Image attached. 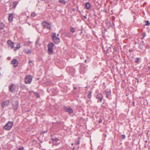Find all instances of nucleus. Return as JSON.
<instances>
[{
	"mask_svg": "<svg viewBox=\"0 0 150 150\" xmlns=\"http://www.w3.org/2000/svg\"><path fill=\"white\" fill-rule=\"evenodd\" d=\"M105 137H106V135L105 134Z\"/></svg>",
	"mask_w": 150,
	"mask_h": 150,
	"instance_id": "bf43d9fd",
	"label": "nucleus"
},
{
	"mask_svg": "<svg viewBox=\"0 0 150 150\" xmlns=\"http://www.w3.org/2000/svg\"><path fill=\"white\" fill-rule=\"evenodd\" d=\"M13 122L9 121L4 126V128L6 130H10L13 125Z\"/></svg>",
	"mask_w": 150,
	"mask_h": 150,
	"instance_id": "f257e3e1",
	"label": "nucleus"
},
{
	"mask_svg": "<svg viewBox=\"0 0 150 150\" xmlns=\"http://www.w3.org/2000/svg\"><path fill=\"white\" fill-rule=\"evenodd\" d=\"M52 37L54 42L56 44H58L60 41L59 38L56 36V33H53L52 34Z\"/></svg>",
	"mask_w": 150,
	"mask_h": 150,
	"instance_id": "f03ea898",
	"label": "nucleus"
},
{
	"mask_svg": "<svg viewBox=\"0 0 150 150\" xmlns=\"http://www.w3.org/2000/svg\"><path fill=\"white\" fill-rule=\"evenodd\" d=\"M146 24L145 25L147 26V25H149L150 24V23L149 22V21H146Z\"/></svg>",
	"mask_w": 150,
	"mask_h": 150,
	"instance_id": "bb28decb",
	"label": "nucleus"
},
{
	"mask_svg": "<svg viewBox=\"0 0 150 150\" xmlns=\"http://www.w3.org/2000/svg\"><path fill=\"white\" fill-rule=\"evenodd\" d=\"M39 40L40 39L39 38H38L37 39L35 44V46H37L39 44L40 40Z\"/></svg>",
	"mask_w": 150,
	"mask_h": 150,
	"instance_id": "b1692460",
	"label": "nucleus"
},
{
	"mask_svg": "<svg viewBox=\"0 0 150 150\" xmlns=\"http://www.w3.org/2000/svg\"><path fill=\"white\" fill-rule=\"evenodd\" d=\"M87 60L86 59L85 60L84 62L85 63H86V62Z\"/></svg>",
	"mask_w": 150,
	"mask_h": 150,
	"instance_id": "864d4df0",
	"label": "nucleus"
},
{
	"mask_svg": "<svg viewBox=\"0 0 150 150\" xmlns=\"http://www.w3.org/2000/svg\"><path fill=\"white\" fill-rule=\"evenodd\" d=\"M7 44L9 46H10L12 48H13L14 47V44L10 40H8L7 41Z\"/></svg>",
	"mask_w": 150,
	"mask_h": 150,
	"instance_id": "2eb2a0df",
	"label": "nucleus"
},
{
	"mask_svg": "<svg viewBox=\"0 0 150 150\" xmlns=\"http://www.w3.org/2000/svg\"><path fill=\"white\" fill-rule=\"evenodd\" d=\"M142 43H140V45H142V44L144 43V41H142Z\"/></svg>",
	"mask_w": 150,
	"mask_h": 150,
	"instance_id": "37998d69",
	"label": "nucleus"
},
{
	"mask_svg": "<svg viewBox=\"0 0 150 150\" xmlns=\"http://www.w3.org/2000/svg\"><path fill=\"white\" fill-rule=\"evenodd\" d=\"M5 27V25L3 23L0 22V30L4 29Z\"/></svg>",
	"mask_w": 150,
	"mask_h": 150,
	"instance_id": "a211bd4d",
	"label": "nucleus"
},
{
	"mask_svg": "<svg viewBox=\"0 0 150 150\" xmlns=\"http://www.w3.org/2000/svg\"><path fill=\"white\" fill-rule=\"evenodd\" d=\"M122 139H123L125 138V135L124 134H122Z\"/></svg>",
	"mask_w": 150,
	"mask_h": 150,
	"instance_id": "473e14b6",
	"label": "nucleus"
},
{
	"mask_svg": "<svg viewBox=\"0 0 150 150\" xmlns=\"http://www.w3.org/2000/svg\"><path fill=\"white\" fill-rule=\"evenodd\" d=\"M83 33V30L82 29H81V32L79 34L80 35H81Z\"/></svg>",
	"mask_w": 150,
	"mask_h": 150,
	"instance_id": "f704fd0d",
	"label": "nucleus"
},
{
	"mask_svg": "<svg viewBox=\"0 0 150 150\" xmlns=\"http://www.w3.org/2000/svg\"><path fill=\"white\" fill-rule=\"evenodd\" d=\"M54 45V44L53 42H50L48 44V54H53V48Z\"/></svg>",
	"mask_w": 150,
	"mask_h": 150,
	"instance_id": "7ed1b4c3",
	"label": "nucleus"
},
{
	"mask_svg": "<svg viewBox=\"0 0 150 150\" xmlns=\"http://www.w3.org/2000/svg\"><path fill=\"white\" fill-rule=\"evenodd\" d=\"M31 50H26L25 51V52L26 54H28L29 53H31Z\"/></svg>",
	"mask_w": 150,
	"mask_h": 150,
	"instance_id": "a878e982",
	"label": "nucleus"
},
{
	"mask_svg": "<svg viewBox=\"0 0 150 150\" xmlns=\"http://www.w3.org/2000/svg\"><path fill=\"white\" fill-rule=\"evenodd\" d=\"M76 88H77L76 87H74V89H76Z\"/></svg>",
	"mask_w": 150,
	"mask_h": 150,
	"instance_id": "3c124183",
	"label": "nucleus"
},
{
	"mask_svg": "<svg viewBox=\"0 0 150 150\" xmlns=\"http://www.w3.org/2000/svg\"><path fill=\"white\" fill-rule=\"evenodd\" d=\"M51 139L54 142H57L58 140V139L57 138H51Z\"/></svg>",
	"mask_w": 150,
	"mask_h": 150,
	"instance_id": "393cba45",
	"label": "nucleus"
},
{
	"mask_svg": "<svg viewBox=\"0 0 150 150\" xmlns=\"http://www.w3.org/2000/svg\"><path fill=\"white\" fill-rule=\"evenodd\" d=\"M64 110L65 112H68L70 115L72 114L73 112V110L71 107L68 108L66 106H64Z\"/></svg>",
	"mask_w": 150,
	"mask_h": 150,
	"instance_id": "0eeeda50",
	"label": "nucleus"
},
{
	"mask_svg": "<svg viewBox=\"0 0 150 150\" xmlns=\"http://www.w3.org/2000/svg\"><path fill=\"white\" fill-rule=\"evenodd\" d=\"M9 101L8 100L4 101L1 103V106L3 108H4L5 105L8 106L9 104Z\"/></svg>",
	"mask_w": 150,
	"mask_h": 150,
	"instance_id": "ddd939ff",
	"label": "nucleus"
},
{
	"mask_svg": "<svg viewBox=\"0 0 150 150\" xmlns=\"http://www.w3.org/2000/svg\"><path fill=\"white\" fill-rule=\"evenodd\" d=\"M47 130H46V131H42L43 133H47Z\"/></svg>",
	"mask_w": 150,
	"mask_h": 150,
	"instance_id": "ea45409f",
	"label": "nucleus"
},
{
	"mask_svg": "<svg viewBox=\"0 0 150 150\" xmlns=\"http://www.w3.org/2000/svg\"><path fill=\"white\" fill-rule=\"evenodd\" d=\"M129 52H133V50H131V49H129Z\"/></svg>",
	"mask_w": 150,
	"mask_h": 150,
	"instance_id": "4c0bfd02",
	"label": "nucleus"
},
{
	"mask_svg": "<svg viewBox=\"0 0 150 150\" xmlns=\"http://www.w3.org/2000/svg\"><path fill=\"white\" fill-rule=\"evenodd\" d=\"M42 24L45 28L50 30L51 28V26L50 23L45 21H43L42 23Z\"/></svg>",
	"mask_w": 150,
	"mask_h": 150,
	"instance_id": "39448f33",
	"label": "nucleus"
},
{
	"mask_svg": "<svg viewBox=\"0 0 150 150\" xmlns=\"http://www.w3.org/2000/svg\"><path fill=\"white\" fill-rule=\"evenodd\" d=\"M79 71L82 74H84L86 71V69L85 67L84 66H81Z\"/></svg>",
	"mask_w": 150,
	"mask_h": 150,
	"instance_id": "9b49d317",
	"label": "nucleus"
},
{
	"mask_svg": "<svg viewBox=\"0 0 150 150\" xmlns=\"http://www.w3.org/2000/svg\"><path fill=\"white\" fill-rule=\"evenodd\" d=\"M80 140H78L76 142V145H79L80 144Z\"/></svg>",
	"mask_w": 150,
	"mask_h": 150,
	"instance_id": "72a5a7b5",
	"label": "nucleus"
},
{
	"mask_svg": "<svg viewBox=\"0 0 150 150\" xmlns=\"http://www.w3.org/2000/svg\"><path fill=\"white\" fill-rule=\"evenodd\" d=\"M72 11H75V9L74 8H73L72 9Z\"/></svg>",
	"mask_w": 150,
	"mask_h": 150,
	"instance_id": "49530a36",
	"label": "nucleus"
},
{
	"mask_svg": "<svg viewBox=\"0 0 150 150\" xmlns=\"http://www.w3.org/2000/svg\"><path fill=\"white\" fill-rule=\"evenodd\" d=\"M33 76L31 75L26 76L25 78V83L26 84L30 83L32 81Z\"/></svg>",
	"mask_w": 150,
	"mask_h": 150,
	"instance_id": "20e7f679",
	"label": "nucleus"
},
{
	"mask_svg": "<svg viewBox=\"0 0 150 150\" xmlns=\"http://www.w3.org/2000/svg\"><path fill=\"white\" fill-rule=\"evenodd\" d=\"M25 87V85H22L20 86V88L23 89Z\"/></svg>",
	"mask_w": 150,
	"mask_h": 150,
	"instance_id": "7c9ffc66",
	"label": "nucleus"
},
{
	"mask_svg": "<svg viewBox=\"0 0 150 150\" xmlns=\"http://www.w3.org/2000/svg\"><path fill=\"white\" fill-rule=\"evenodd\" d=\"M113 50L115 51H116L117 50V48L115 47L113 48Z\"/></svg>",
	"mask_w": 150,
	"mask_h": 150,
	"instance_id": "58836bf2",
	"label": "nucleus"
},
{
	"mask_svg": "<svg viewBox=\"0 0 150 150\" xmlns=\"http://www.w3.org/2000/svg\"><path fill=\"white\" fill-rule=\"evenodd\" d=\"M85 6L88 9H89L91 8V5L89 2H86L85 4Z\"/></svg>",
	"mask_w": 150,
	"mask_h": 150,
	"instance_id": "f3484780",
	"label": "nucleus"
},
{
	"mask_svg": "<svg viewBox=\"0 0 150 150\" xmlns=\"http://www.w3.org/2000/svg\"><path fill=\"white\" fill-rule=\"evenodd\" d=\"M104 11L105 12V13H106L107 12V11L106 10H104Z\"/></svg>",
	"mask_w": 150,
	"mask_h": 150,
	"instance_id": "de8ad7c7",
	"label": "nucleus"
},
{
	"mask_svg": "<svg viewBox=\"0 0 150 150\" xmlns=\"http://www.w3.org/2000/svg\"><path fill=\"white\" fill-rule=\"evenodd\" d=\"M103 93L104 94L106 95V98H109V96L111 93V91L110 90H108V89L105 90Z\"/></svg>",
	"mask_w": 150,
	"mask_h": 150,
	"instance_id": "6e6552de",
	"label": "nucleus"
},
{
	"mask_svg": "<svg viewBox=\"0 0 150 150\" xmlns=\"http://www.w3.org/2000/svg\"><path fill=\"white\" fill-rule=\"evenodd\" d=\"M59 33L57 34V36H59Z\"/></svg>",
	"mask_w": 150,
	"mask_h": 150,
	"instance_id": "6e6d98bb",
	"label": "nucleus"
},
{
	"mask_svg": "<svg viewBox=\"0 0 150 150\" xmlns=\"http://www.w3.org/2000/svg\"><path fill=\"white\" fill-rule=\"evenodd\" d=\"M142 36L144 37L146 35V34L145 32H143L142 34Z\"/></svg>",
	"mask_w": 150,
	"mask_h": 150,
	"instance_id": "2f4dec72",
	"label": "nucleus"
},
{
	"mask_svg": "<svg viewBox=\"0 0 150 150\" xmlns=\"http://www.w3.org/2000/svg\"><path fill=\"white\" fill-rule=\"evenodd\" d=\"M96 98L100 102H101L103 98V96L101 93L98 94L96 96Z\"/></svg>",
	"mask_w": 150,
	"mask_h": 150,
	"instance_id": "1a4fd4ad",
	"label": "nucleus"
},
{
	"mask_svg": "<svg viewBox=\"0 0 150 150\" xmlns=\"http://www.w3.org/2000/svg\"><path fill=\"white\" fill-rule=\"evenodd\" d=\"M114 1H115L116 3V4H117V3L118 1L119 0H113Z\"/></svg>",
	"mask_w": 150,
	"mask_h": 150,
	"instance_id": "e433bc0d",
	"label": "nucleus"
},
{
	"mask_svg": "<svg viewBox=\"0 0 150 150\" xmlns=\"http://www.w3.org/2000/svg\"><path fill=\"white\" fill-rule=\"evenodd\" d=\"M16 47H17V49H19V48L20 47V46H17Z\"/></svg>",
	"mask_w": 150,
	"mask_h": 150,
	"instance_id": "a19ab883",
	"label": "nucleus"
},
{
	"mask_svg": "<svg viewBox=\"0 0 150 150\" xmlns=\"http://www.w3.org/2000/svg\"><path fill=\"white\" fill-rule=\"evenodd\" d=\"M36 14L34 12H33L31 14V16L33 17H35L36 16Z\"/></svg>",
	"mask_w": 150,
	"mask_h": 150,
	"instance_id": "cd10ccee",
	"label": "nucleus"
},
{
	"mask_svg": "<svg viewBox=\"0 0 150 150\" xmlns=\"http://www.w3.org/2000/svg\"><path fill=\"white\" fill-rule=\"evenodd\" d=\"M18 1H14V2H13V8H16V6L18 4Z\"/></svg>",
	"mask_w": 150,
	"mask_h": 150,
	"instance_id": "aec40b11",
	"label": "nucleus"
},
{
	"mask_svg": "<svg viewBox=\"0 0 150 150\" xmlns=\"http://www.w3.org/2000/svg\"><path fill=\"white\" fill-rule=\"evenodd\" d=\"M14 84L12 83L9 86V91L12 92H13L15 90V88L14 87Z\"/></svg>",
	"mask_w": 150,
	"mask_h": 150,
	"instance_id": "9d476101",
	"label": "nucleus"
},
{
	"mask_svg": "<svg viewBox=\"0 0 150 150\" xmlns=\"http://www.w3.org/2000/svg\"><path fill=\"white\" fill-rule=\"evenodd\" d=\"M11 63L14 64V67H16L18 66V62L16 59H13Z\"/></svg>",
	"mask_w": 150,
	"mask_h": 150,
	"instance_id": "f8f14e48",
	"label": "nucleus"
},
{
	"mask_svg": "<svg viewBox=\"0 0 150 150\" xmlns=\"http://www.w3.org/2000/svg\"><path fill=\"white\" fill-rule=\"evenodd\" d=\"M64 35L65 36L67 37L68 38H70L71 37V35L69 32H67L65 33Z\"/></svg>",
	"mask_w": 150,
	"mask_h": 150,
	"instance_id": "6ab92c4d",
	"label": "nucleus"
},
{
	"mask_svg": "<svg viewBox=\"0 0 150 150\" xmlns=\"http://www.w3.org/2000/svg\"><path fill=\"white\" fill-rule=\"evenodd\" d=\"M59 2L63 4H65L66 3V2L64 0H59Z\"/></svg>",
	"mask_w": 150,
	"mask_h": 150,
	"instance_id": "5701e85b",
	"label": "nucleus"
},
{
	"mask_svg": "<svg viewBox=\"0 0 150 150\" xmlns=\"http://www.w3.org/2000/svg\"><path fill=\"white\" fill-rule=\"evenodd\" d=\"M102 122V120L101 119H100V120L98 121V122L99 123H101Z\"/></svg>",
	"mask_w": 150,
	"mask_h": 150,
	"instance_id": "c9c22d12",
	"label": "nucleus"
},
{
	"mask_svg": "<svg viewBox=\"0 0 150 150\" xmlns=\"http://www.w3.org/2000/svg\"><path fill=\"white\" fill-rule=\"evenodd\" d=\"M133 106H135V105H134V102H133Z\"/></svg>",
	"mask_w": 150,
	"mask_h": 150,
	"instance_id": "8fccbe9b",
	"label": "nucleus"
},
{
	"mask_svg": "<svg viewBox=\"0 0 150 150\" xmlns=\"http://www.w3.org/2000/svg\"><path fill=\"white\" fill-rule=\"evenodd\" d=\"M13 15L12 13H10L9 14L8 19L9 21L10 22H11L13 21Z\"/></svg>",
	"mask_w": 150,
	"mask_h": 150,
	"instance_id": "4468645a",
	"label": "nucleus"
},
{
	"mask_svg": "<svg viewBox=\"0 0 150 150\" xmlns=\"http://www.w3.org/2000/svg\"><path fill=\"white\" fill-rule=\"evenodd\" d=\"M92 91H89L88 92V93L87 95V97L88 98H91V93H92Z\"/></svg>",
	"mask_w": 150,
	"mask_h": 150,
	"instance_id": "412c9836",
	"label": "nucleus"
},
{
	"mask_svg": "<svg viewBox=\"0 0 150 150\" xmlns=\"http://www.w3.org/2000/svg\"><path fill=\"white\" fill-rule=\"evenodd\" d=\"M140 49H143V48H142V47H140Z\"/></svg>",
	"mask_w": 150,
	"mask_h": 150,
	"instance_id": "5fc2aeb1",
	"label": "nucleus"
},
{
	"mask_svg": "<svg viewBox=\"0 0 150 150\" xmlns=\"http://www.w3.org/2000/svg\"><path fill=\"white\" fill-rule=\"evenodd\" d=\"M144 37H143V36L141 38V39H144Z\"/></svg>",
	"mask_w": 150,
	"mask_h": 150,
	"instance_id": "09e8293b",
	"label": "nucleus"
},
{
	"mask_svg": "<svg viewBox=\"0 0 150 150\" xmlns=\"http://www.w3.org/2000/svg\"><path fill=\"white\" fill-rule=\"evenodd\" d=\"M70 31L71 32L73 33L76 30L74 28H73V27H70Z\"/></svg>",
	"mask_w": 150,
	"mask_h": 150,
	"instance_id": "4be33fe9",
	"label": "nucleus"
},
{
	"mask_svg": "<svg viewBox=\"0 0 150 150\" xmlns=\"http://www.w3.org/2000/svg\"><path fill=\"white\" fill-rule=\"evenodd\" d=\"M84 19H86V16H84Z\"/></svg>",
	"mask_w": 150,
	"mask_h": 150,
	"instance_id": "c03bdc74",
	"label": "nucleus"
},
{
	"mask_svg": "<svg viewBox=\"0 0 150 150\" xmlns=\"http://www.w3.org/2000/svg\"><path fill=\"white\" fill-rule=\"evenodd\" d=\"M35 96L39 98L40 97V96L39 94L38 93L36 92V93H35Z\"/></svg>",
	"mask_w": 150,
	"mask_h": 150,
	"instance_id": "c756f323",
	"label": "nucleus"
},
{
	"mask_svg": "<svg viewBox=\"0 0 150 150\" xmlns=\"http://www.w3.org/2000/svg\"><path fill=\"white\" fill-rule=\"evenodd\" d=\"M19 102L17 100H15L12 103L13 108L14 111H16L18 107Z\"/></svg>",
	"mask_w": 150,
	"mask_h": 150,
	"instance_id": "423d86ee",
	"label": "nucleus"
},
{
	"mask_svg": "<svg viewBox=\"0 0 150 150\" xmlns=\"http://www.w3.org/2000/svg\"><path fill=\"white\" fill-rule=\"evenodd\" d=\"M78 139H80V137H79V138H78Z\"/></svg>",
	"mask_w": 150,
	"mask_h": 150,
	"instance_id": "13d9d810",
	"label": "nucleus"
},
{
	"mask_svg": "<svg viewBox=\"0 0 150 150\" xmlns=\"http://www.w3.org/2000/svg\"><path fill=\"white\" fill-rule=\"evenodd\" d=\"M147 142V141L146 140L145 141V143H146Z\"/></svg>",
	"mask_w": 150,
	"mask_h": 150,
	"instance_id": "4d7b16f0",
	"label": "nucleus"
},
{
	"mask_svg": "<svg viewBox=\"0 0 150 150\" xmlns=\"http://www.w3.org/2000/svg\"><path fill=\"white\" fill-rule=\"evenodd\" d=\"M141 58L140 57L136 58H135V62L137 64H139L140 62Z\"/></svg>",
	"mask_w": 150,
	"mask_h": 150,
	"instance_id": "dca6fc26",
	"label": "nucleus"
},
{
	"mask_svg": "<svg viewBox=\"0 0 150 150\" xmlns=\"http://www.w3.org/2000/svg\"><path fill=\"white\" fill-rule=\"evenodd\" d=\"M32 62V61H30L29 62V64H30V63H31Z\"/></svg>",
	"mask_w": 150,
	"mask_h": 150,
	"instance_id": "79ce46f5",
	"label": "nucleus"
},
{
	"mask_svg": "<svg viewBox=\"0 0 150 150\" xmlns=\"http://www.w3.org/2000/svg\"><path fill=\"white\" fill-rule=\"evenodd\" d=\"M72 150H75V148L74 147L72 149Z\"/></svg>",
	"mask_w": 150,
	"mask_h": 150,
	"instance_id": "603ef678",
	"label": "nucleus"
},
{
	"mask_svg": "<svg viewBox=\"0 0 150 150\" xmlns=\"http://www.w3.org/2000/svg\"><path fill=\"white\" fill-rule=\"evenodd\" d=\"M24 148L23 146L20 147L18 148L17 150H24Z\"/></svg>",
	"mask_w": 150,
	"mask_h": 150,
	"instance_id": "c85d7f7f",
	"label": "nucleus"
},
{
	"mask_svg": "<svg viewBox=\"0 0 150 150\" xmlns=\"http://www.w3.org/2000/svg\"><path fill=\"white\" fill-rule=\"evenodd\" d=\"M136 79L137 80V83H138V82H139V80H138V79L137 78H136Z\"/></svg>",
	"mask_w": 150,
	"mask_h": 150,
	"instance_id": "a18cd8bd",
	"label": "nucleus"
}]
</instances>
